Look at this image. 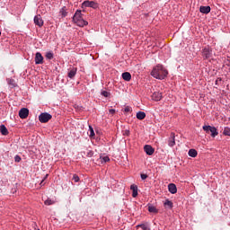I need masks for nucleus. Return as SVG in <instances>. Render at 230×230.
I'll return each mask as SVG.
<instances>
[{
    "mask_svg": "<svg viewBox=\"0 0 230 230\" xmlns=\"http://www.w3.org/2000/svg\"><path fill=\"white\" fill-rule=\"evenodd\" d=\"M151 75L159 80H164L168 75V70L162 65H157L151 71Z\"/></svg>",
    "mask_w": 230,
    "mask_h": 230,
    "instance_id": "1",
    "label": "nucleus"
},
{
    "mask_svg": "<svg viewBox=\"0 0 230 230\" xmlns=\"http://www.w3.org/2000/svg\"><path fill=\"white\" fill-rule=\"evenodd\" d=\"M202 129L207 133L210 134L211 137H215L218 135L217 129L216 127H211V126H203Z\"/></svg>",
    "mask_w": 230,
    "mask_h": 230,
    "instance_id": "2",
    "label": "nucleus"
},
{
    "mask_svg": "<svg viewBox=\"0 0 230 230\" xmlns=\"http://www.w3.org/2000/svg\"><path fill=\"white\" fill-rule=\"evenodd\" d=\"M82 8H98V4L93 1H84L82 4Z\"/></svg>",
    "mask_w": 230,
    "mask_h": 230,
    "instance_id": "3",
    "label": "nucleus"
},
{
    "mask_svg": "<svg viewBox=\"0 0 230 230\" xmlns=\"http://www.w3.org/2000/svg\"><path fill=\"white\" fill-rule=\"evenodd\" d=\"M51 119H52V116L50 115V113H40V115L39 116V120L41 123H46Z\"/></svg>",
    "mask_w": 230,
    "mask_h": 230,
    "instance_id": "4",
    "label": "nucleus"
},
{
    "mask_svg": "<svg viewBox=\"0 0 230 230\" xmlns=\"http://www.w3.org/2000/svg\"><path fill=\"white\" fill-rule=\"evenodd\" d=\"M201 54L204 59H208L211 58L212 52L209 48H205L201 50Z\"/></svg>",
    "mask_w": 230,
    "mask_h": 230,
    "instance_id": "5",
    "label": "nucleus"
},
{
    "mask_svg": "<svg viewBox=\"0 0 230 230\" xmlns=\"http://www.w3.org/2000/svg\"><path fill=\"white\" fill-rule=\"evenodd\" d=\"M34 22L39 28L44 25V21L42 20V16L40 14H37L34 18Z\"/></svg>",
    "mask_w": 230,
    "mask_h": 230,
    "instance_id": "6",
    "label": "nucleus"
},
{
    "mask_svg": "<svg viewBox=\"0 0 230 230\" xmlns=\"http://www.w3.org/2000/svg\"><path fill=\"white\" fill-rule=\"evenodd\" d=\"M28 115H29V110L28 108H22L20 111H19V117L21 119H27L28 118Z\"/></svg>",
    "mask_w": 230,
    "mask_h": 230,
    "instance_id": "7",
    "label": "nucleus"
},
{
    "mask_svg": "<svg viewBox=\"0 0 230 230\" xmlns=\"http://www.w3.org/2000/svg\"><path fill=\"white\" fill-rule=\"evenodd\" d=\"M144 150L148 155H153L155 152V149L150 145H146Z\"/></svg>",
    "mask_w": 230,
    "mask_h": 230,
    "instance_id": "8",
    "label": "nucleus"
},
{
    "mask_svg": "<svg viewBox=\"0 0 230 230\" xmlns=\"http://www.w3.org/2000/svg\"><path fill=\"white\" fill-rule=\"evenodd\" d=\"M35 62H36V65L44 63V58L40 52H36Z\"/></svg>",
    "mask_w": 230,
    "mask_h": 230,
    "instance_id": "9",
    "label": "nucleus"
},
{
    "mask_svg": "<svg viewBox=\"0 0 230 230\" xmlns=\"http://www.w3.org/2000/svg\"><path fill=\"white\" fill-rule=\"evenodd\" d=\"M84 18L82 17V11L81 10H77L75 14H74V18L72 19L74 21V22H77L80 20H83Z\"/></svg>",
    "mask_w": 230,
    "mask_h": 230,
    "instance_id": "10",
    "label": "nucleus"
},
{
    "mask_svg": "<svg viewBox=\"0 0 230 230\" xmlns=\"http://www.w3.org/2000/svg\"><path fill=\"white\" fill-rule=\"evenodd\" d=\"M199 12L203 14H208L211 13V7L209 5H207V6L201 5L199 8Z\"/></svg>",
    "mask_w": 230,
    "mask_h": 230,
    "instance_id": "11",
    "label": "nucleus"
},
{
    "mask_svg": "<svg viewBox=\"0 0 230 230\" xmlns=\"http://www.w3.org/2000/svg\"><path fill=\"white\" fill-rule=\"evenodd\" d=\"M168 146L170 147L175 146V133H171V136L168 140Z\"/></svg>",
    "mask_w": 230,
    "mask_h": 230,
    "instance_id": "12",
    "label": "nucleus"
},
{
    "mask_svg": "<svg viewBox=\"0 0 230 230\" xmlns=\"http://www.w3.org/2000/svg\"><path fill=\"white\" fill-rule=\"evenodd\" d=\"M162 98H163L162 93H160V92H155L152 94V100H154L155 102L160 101Z\"/></svg>",
    "mask_w": 230,
    "mask_h": 230,
    "instance_id": "13",
    "label": "nucleus"
},
{
    "mask_svg": "<svg viewBox=\"0 0 230 230\" xmlns=\"http://www.w3.org/2000/svg\"><path fill=\"white\" fill-rule=\"evenodd\" d=\"M168 191L172 194H175L177 192V187L174 183L168 184Z\"/></svg>",
    "mask_w": 230,
    "mask_h": 230,
    "instance_id": "14",
    "label": "nucleus"
},
{
    "mask_svg": "<svg viewBox=\"0 0 230 230\" xmlns=\"http://www.w3.org/2000/svg\"><path fill=\"white\" fill-rule=\"evenodd\" d=\"M130 190H132V197H133V198L137 197V185H136V184H131V185H130Z\"/></svg>",
    "mask_w": 230,
    "mask_h": 230,
    "instance_id": "15",
    "label": "nucleus"
},
{
    "mask_svg": "<svg viewBox=\"0 0 230 230\" xmlns=\"http://www.w3.org/2000/svg\"><path fill=\"white\" fill-rule=\"evenodd\" d=\"M76 73H77V68L76 67L72 68L68 73V77L73 79L76 75Z\"/></svg>",
    "mask_w": 230,
    "mask_h": 230,
    "instance_id": "16",
    "label": "nucleus"
},
{
    "mask_svg": "<svg viewBox=\"0 0 230 230\" xmlns=\"http://www.w3.org/2000/svg\"><path fill=\"white\" fill-rule=\"evenodd\" d=\"M122 78L125 80V81H130L132 76H131V74L129 72H124L122 73Z\"/></svg>",
    "mask_w": 230,
    "mask_h": 230,
    "instance_id": "17",
    "label": "nucleus"
},
{
    "mask_svg": "<svg viewBox=\"0 0 230 230\" xmlns=\"http://www.w3.org/2000/svg\"><path fill=\"white\" fill-rule=\"evenodd\" d=\"M0 133L3 136H7L8 135V128L5 127V125H1L0 126Z\"/></svg>",
    "mask_w": 230,
    "mask_h": 230,
    "instance_id": "18",
    "label": "nucleus"
},
{
    "mask_svg": "<svg viewBox=\"0 0 230 230\" xmlns=\"http://www.w3.org/2000/svg\"><path fill=\"white\" fill-rule=\"evenodd\" d=\"M110 160L109 156H100L97 161H99L101 164H103L104 163H109Z\"/></svg>",
    "mask_w": 230,
    "mask_h": 230,
    "instance_id": "19",
    "label": "nucleus"
},
{
    "mask_svg": "<svg viewBox=\"0 0 230 230\" xmlns=\"http://www.w3.org/2000/svg\"><path fill=\"white\" fill-rule=\"evenodd\" d=\"M164 206H165V208L169 209H172L173 208V202L169 199H165V203H164Z\"/></svg>",
    "mask_w": 230,
    "mask_h": 230,
    "instance_id": "20",
    "label": "nucleus"
},
{
    "mask_svg": "<svg viewBox=\"0 0 230 230\" xmlns=\"http://www.w3.org/2000/svg\"><path fill=\"white\" fill-rule=\"evenodd\" d=\"M75 23H76L77 26H80L81 28H84V25L88 24V22L86 21H84V19H81V20L75 22Z\"/></svg>",
    "mask_w": 230,
    "mask_h": 230,
    "instance_id": "21",
    "label": "nucleus"
},
{
    "mask_svg": "<svg viewBox=\"0 0 230 230\" xmlns=\"http://www.w3.org/2000/svg\"><path fill=\"white\" fill-rule=\"evenodd\" d=\"M146 117V115L145 111H140L137 113V119H138L140 120L144 119Z\"/></svg>",
    "mask_w": 230,
    "mask_h": 230,
    "instance_id": "22",
    "label": "nucleus"
},
{
    "mask_svg": "<svg viewBox=\"0 0 230 230\" xmlns=\"http://www.w3.org/2000/svg\"><path fill=\"white\" fill-rule=\"evenodd\" d=\"M8 85L10 86V88H15L16 87V83L13 79H6Z\"/></svg>",
    "mask_w": 230,
    "mask_h": 230,
    "instance_id": "23",
    "label": "nucleus"
},
{
    "mask_svg": "<svg viewBox=\"0 0 230 230\" xmlns=\"http://www.w3.org/2000/svg\"><path fill=\"white\" fill-rule=\"evenodd\" d=\"M67 9L66 6L62 7L59 11V13L61 14V16L64 18L67 15Z\"/></svg>",
    "mask_w": 230,
    "mask_h": 230,
    "instance_id": "24",
    "label": "nucleus"
},
{
    "mask_svg": "<svg viewBox=\"0 0 230 230\" xmlns=\"http://www.w3.org/2000/svg\"><path fill=\"white\" fill-rule=\"evenodd\" d=\"M188 155H189V156L196 157L198 153H197L196 149L191 148V149L189 150Z\"/></svg>",
    "mask_w": 230,
    "mask_h": 230,
    "instance_id": "25",
    "label": "nucleus"
},
{
    "mask_svg": "<svg viewBox=\"0 0 230 230\" xmlns=\"http://www.w3.org/2000/svg\"><path fill=\"white\" fill-rule=\"evenodd\" d=\"M137 227H140L142 230H151V227L146 224L137 225Z\"/></svg>",
    "mask_w": 230,
    "mask_h": 230,
    "instance_id": "26",
    "label": "nucleus"
},
{
    "mask_svg": "<svg viewBox=\"0 0 230 230\" xmlns=\"http://www.w3.org/2000/svg\"><path fill=\"white\" fill-rule=\"evenodd\" d=\"M148 211L150 213H157L158 212L157 208H155V206H152V205L148 206Z\"/></svg>",
    "mask_w": 230,
    "mask_h": 230,
    "instance_id": "27",
    "label": "nucleus"
},
{
    "mask_svg": "<svg viewBox=\"0 0 230 230\" xmlns=\"http://www.w3.org/2000/svg\"><path fill=\"white\" fill-rule=\"evenodd\" d=\"M46 58H47L48 59H53V58H54V54H53V52H51V51L47 52V53H46Z\"/></svg>",
    "mask_w": 230,
    "mask_h": 230,
    "instance_id": "28",
    "label": "nucleus"
},
{
    "mask_svg": "<svg viewBox=\"0 0 230 230\" xmlns=\"http://www.w3.org/2000/svg\"><path fill=\"white\" fill-rule=\"evenodd\" d=\"M101 94L106 98L110 97L111 96V93L108 92V91H102L101 92Z\"/></svg>",
    "mask_w": 230,
    "mask_h": 230,
    "instance_id": "29",
    "label": "nucleus"
},
{
    "mask_svg": "<svg viewBox=\"0 0 230 230\" xmlns=\"http://www.w3.org/2000/svg\"><path fill=\"white\" fill-rule=\"evenodd\" d=\"M72 180H74V182L77 183V182H79L80 178L78 175L74 174V176L72 177Z\"/></svg>",
    "mask_w": 230,
    "mask_h": 230,
    "instance_id": "30",
    "label": "nucleus"
},
{
    "mask_svg": "<svg viewBox=\"0 0 230 230\" xmlns=\"http://www.w3.org/2000/svg\"><path fill=\"white\" fill-rule=\"evenodd\" d=\"M90 128V137H93L95 136L94 130L92 126H89Z\"/></svg>",
    "mask_w": 230,
    "mask_h": 230,
    "instance_id": "31",
    "label": "nucleus"
},
{
    "mask_svg": "<svg viewBox=\"0 0 230 230\" xmlns=\"http://www.w3.org/2000/svg\"><path fill=\"white\" fill-rule=\"evenodd\" d=\"M223 133L226 136H230V128H225Z\"/></svg>",
    "mask_w": 230,
    "mask_h": 230,
    "instance_id": "32",
    "label": "nucleus"
},
{
    "mask_svg": "<svg viewBox=\"0 0 230 230\" xmlns=\"http://www.w3.org/2000/svg\"><path fill=\"white\" fill-rule=\"evenodd\" d=\"M54 204V201H52L51 199H47L45 200V205L46 206H51Z\"/></svg>",
    "mask_w": 230,
    "mask_h": 230,
    "instance_id": "33",
    "label": "nucleus"
},
{
    "mask_svg": "<svg viewBox=\"0 0 230 230\" xmlns=\"http://www.w3.org/2000/svg\"><path fill=\"white\" fill-rule=\"evenodd\" d=\"M124 111L126 113L131 112L132 111V108L130 106H126L124 109Z\"/></svg>",
    "mask_w": 230,
    "mask_h": 230,
    "instance_id": "34",
    "label": "nucleus"
},
{
    "mask_svg": "<svg viewBox=\"0 0 230 230\" xmlns=\"http://www.w3.org/2000/svg\"><path fill=\"white\" fill-rule=\"evenodd\" d=\"M93 155H94L93 151V150H90V151H88L86 156H87V157H93Z\"/></svg>",
    "mask_w": 230,
    "mask_h": 230,
    "instance_id": "35",
    "label": "nucleus"
},
{
    "mask_svg": "<svg viewBox=\"0 0 230 230\" xmlns=\"http://www.w3.org/2000/svg\"><path fill=\"white\" fill-rule=\"evenodd\" d=\"M14 160H15V163H20V161L22 160V158H21V156L16 155L15 158H14Z\"/></svg>",
    "mask_w": 230,
    "mask_h": 230,
    "instance_id": "36",
    "label": "nucleus"
},
{
    "mask_svg": "<svg viewBox=\"0 0 230 230\" xmlns=\"http://www.w3.org/2000/svg\"><path fill=\"white\" fill-rule=\"evenodd\" d=\"M140 176H141L142 180H146V179L148 178V175L147 174H144V173H142Z\"/></svg>",
    "mask_w": 230,
    "mask_h": 230,
    "instance_id": "37",
    "label": "nucleus"
},
{
    "mask_svg": "<svg viewBox=\"0 0 230 230\" xmlns=\"http://www.w3.org/2000/svg\"><path fill=\"white\" fill-rule=\"evenodd\" d=\"M116 113L115 109H110V114L114 115Z\"/></svg>",
    "mask_w": 230,
    "mask_h": 230,
    "instance_id": "38",
    "label": "nucleus"
},
{
    "mask_svg": "<svg viewBox=\"0 0 230 230\" xmlns=\"http://www.w3.org/2000/svg\"><path fill=\"white\" fill-rule=\"evenodd\" d=\"M45 179H43L41 181H40V185L42 187V186H45Z\"/></svg>",
    "mask_w": 230,
    "mask_h": 230,
    "instance_id": "39",
    "label": "nucleus"
},
{
    "mask_svg": "<svg viewBox=\"0 0 230 230\" xmlns=\"http://www.w3.org/2000/svg\"><path fill=\"white\" fill-rule=\"evenodd\" d=\"M217 83H218V80L216 81V84H217Z\"/></svg>",
    "mask_w": 230,
    "mask_h": 230,
    "instance_id": "40",
    "label": "nucleus"
},
{
    "mask_svg": "<svg viewBox=\"0 0 230 230\" xmlns=\"http://www.w3.org/2000/svg\"><path fill=\"white\" fill-rule=\"evenodd\" d=\"M48 177V174L46 175L45 179Z\"/></svg>",
    "mask_w": 230,
    "mask_h": 230,
    "instance_id": "41",
    "label": "nucleus"
},
{
    "mask_svg": "<svg viewBox=\"0 0 230 230\" xmlns=\"http://www.w3.org/2000/svg\"><path fill=\"white\" fill-rule=\"evenodd\" d=\"M2 34V32L0 31V35Z\"/></svg>",
    "mask_w": 230,
    "mask_h": 230,
    "instance_id": "42",
    "label": "nucleus"
}]
</instances>
